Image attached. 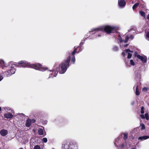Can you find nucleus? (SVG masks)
<instances>
[{"label":"nucleus","mask_w":149,"mask_h":149,"mask_svg":"<svg viewBox=\"0 0 149 149\" xmlns=\"http://www.w3.org/2000/svg\"><path fill=\"white\" fill-rule=\"evenodd\" d=\"M15 66L21 67H29L33 68L34 69L41 71H44L48 69L47 67H44L39 63L31 64L25 61H19L18 63L12 64L10 69L7 71L5 72L3 74L7 77H10L12 74H14L16 71Z\"/></svg>","instance_id":"obj_1"},{"label":"nucleus","mask_w":149,"mask_h":149,"mask_svg":"<svg viewBox=\"0 0 149 149\" xmlns=\"http://www.w3.org/2000/svg\"><path fill=\"white\" fill-rule=\"evenodd\" d=\"M77 50V47H74V49L72 53L70 54L64 61L61 63L59 65V72L61 74H63L66 71L67 69L69 66V63L70 59L71 57V62L72 63L74 64L75 62V58L74 54Z\"/></svg>","instance_id":"obj_2"},{"label":"nucleus","mask_w":149,"mask_h":149,"mask_svg":"<svg viewBox=\"0 0 149 149\" xmlns=\"http://www.w3.org/2000/svg\"><path fill=\"white\" fill-rule=\"evenodd\" d=\"M120 27L117 25L111 26L109 25H106L100 26L96 28L92 29L89 32H93V34H95L99 32L104 31L107 34L113 33V31H116L118 29H119Z\"/></svg>","instance_id":"obj_3"},{"label":"nucleus","mask_w":149,"mask_h":149,"mask_svg":"<svg viewBox=\"0 0 149 149\" xmlns=\"http://www.w3.org/2000/svg\"><path fill=\"white\" fill-rule=\"evenodd\" d=\"M62 149H78L77 144L75 142H64L62 145Z\"/></svg>","instance_id":"obj_4"},{"label":"nucleus","mask_w":149,"mask_h":149,"mask_svg":"<svg viewBox=\"0 0 149 149\" xmlns=\"http://www.w3.org/2000/svg\"><path fill=\"white\" fill-rule=\"evenodd\" d=\"M132 52V51H131L130 49H126L125 50H124L123 51V52L122 53V55L124 57H125L126 55V54H128V56L127 58H130L132 56V54L130 53V52Z\"/></svg>","instance_id":"obj_5"},{"label":"nucleus","mask_w":149,"mask_h":149,"mask_svg":"<svg viewBox=\"0 0 149 149\" xmlns=\"http://www.w3.org/2000/svg\"><path fill=\"white\" fill-rule=\"evenodd\" d=\"M49 73V76L48 77L49 78L50 77L53 78L54 77H56L58 73V71L57 70L54 69L52 70H49L48 71Z\"/></svg>","instance_id":"obj_6"},{"label":"nucleus","mask_w":149,"mask_h":149,"mask_svg":"<svg viewBox=\"0 0 149 149\" xmlns=\"http://www.w3.org/2000/svg\"><path fill=\"white\" fill-rule=\"evenodd\" d=\"M118 40L119 41V42H120V47L121 46V43H126L127 42L129 39V38L127 36H125V39L124 40L122 39V38L119 35H118Z\"/></svg>","instance_id":"obj_7"},{"label":"nucleus","mask_w":149,"mask_h":149,"mask_svg":"<svg viewBox=\"0 0 149 149\" xmlns=\"http://www.w3.org/2000/svg\"><path fill=\"white\" fill-rule=\"evenodd\" d=\"M11 113L8 112L5 113L4 115V117L7 119H10L12 118L14 114V112L13 110H11Z\"/></svg>","instance_id":"obj_8"},{"label":"nucleus","mask_w":149,"mask_h":149,"mask_svg":"<svg viewBox=\"0 0 149 149\" xmlns=\"http://www.w3.org/2000/svg\"><path fill=\"white\" fill-rule=\"evenodd\" d=\"M139 59L141 60L143 63H145L147 61V58L146 56H141L140 55L138 54L136 56Z\"/></svg>","instance_id":"obj_9"},{"label":"nucleus","mask_w":149,"mask_h":149,"mask_svg":"<svg viewBox=\"0 0 149 149\" xmlns=\"http://www.w3.org/2000/svg\"><path fill=\"white\" fill-rule=\"evenodd\" d=\"M118 4L120 7H123L126 4V2L124 0H118Z\"/></svg>","instance_id":"obj_10"},{"label":"nucleus","mask_w":149,"mask_h":149,"mask_svg":"<svg viewBox=\"0 0 149 149\" xmlns=\"http://www.w3.org/2000/svg\"><path fill=\"white\" fill-rule=\"evenodd\" d=\"M8 134V131L7 130L2 129L0 131V134L2 136H5Z\"/></svg>","instance_id":"obj_11"},{"label":"nucleus","mask_w":149,"mask_h":149,"mask_svg":"<svg viewBox=\"0 0 149 149\" xmlns=\"http://www.w3.org/2000/svg\"><path fill=\"white\" fill-rule=\"evenodd\" d=\"M148 139H149V136L145 135L139 137L138 138V139L140 141H143Z\"/></svg>","instance_id":"obj_12"},{"label":"nucleus","mask_w":149,"mask_h":149,"mask_svg":"<svg viewBox=\"0 0 149 149\" xmlns=\"http://www.w3.org/2000/svg\"><path fill=\"white\" fill-rule=\"evenodd\" d=\"M31 119H27L25 123L26 126L28 127H30L31 124Z\"/></svg>","instance_id":"obj_13"},{"label":"nucleus","mask_w":149,"mask_h":149,"mask_svg":"<svg viewBox=\"0 0 149 149\" xmlns=\"http://www.w3.org/2000/svg\"><path fill=\"white\" fill-rule=\"evenodd\" d=\"M134 89H135V93L136 95H140V92L138 89V87L137 85H135L133 88Z\"/></svg>","instance_id":"obj_14"},{"label":"nucleus","mask_w":149,"mask_h":149,"mask_svg":"<svg viewBox=\"0 0 149 149\" xmlns=\"http://www.w3.org/2000/svg\"><path fill=\"white\" fill-rule=\"evenodd\" d=\"M0 66H2V68H3V67H6L7 66V64L5 63L4 61L0 59Z\"/></svg>","instance_id":"obj_15"},{"label":"nucleus","mask_w":149,"mask_h":149,"mask_svg":"<svg viewBox=\"0 0 149 149\" xmlns=\"http://www.w3.org/2000/svg\"><path fill=\"white\" fill-rule=\"evenodd\" d=\"M140 129L141 130H144L146 129V127L142 123H140Z\"/></svg>","instance_id":"obj_16"},{"label":"nucleus","mask_w":149,"mask_h":149,"mask_svg":"<svg viewBox=\"0 0 149 149\" xmlns=\"http://www.w3.org/2000/svg\"><path fill=\"white\" fill-rule=\"evenodd\" d=\"M123 138L124 140H126L127 138L128 133L127 132H125L123 133Z\"/></svg>","instance_id":"obj_17"},{"label":"nucleus","mask_w":149,"mask_h":149,"mask_svg":"<svg viewBox=\"0 0 149 149\" xmlns=\"http://www.w3.org/2000/svg\"><path fill=\"white\" fill-rule=\"evenodd\" d=\"M39 134L40 135H42L43 134V131L42 129L39 128L38 130Z\"/></svg>","instance_id":"obj_18"},{"label":"nucleus","mask_w":149,"mask_h":149,"mask_svg":"<svg viewBox=\"0 0 149 149\" xmlns=\"http://www.w3.org/2000/svg\"><path fill=\"white\" fill-rule=\"evenodd\" d=\"M146 38L149 41V31H146Z\"/></svg>","instance_id":"obj_19"},{"label":"nucleus","mask_w":149,"mask_h":149,"mask_svg":"<svg viewBox=\"0 0 149 149\" xmlns=\"http://www.w3.org/2000/svg\"><path fill=\"white\" fill-rule=\"evenodd\" d=\"M3 109L5 110L6 112H8L10 110L11 111L12 110L9 107H4L3 108Z\"/></svg>","instance_id":"obj_20"},{"label":"nucleus","mask_w":149,"mask_h":149,"mask_svg":"<svg viewBox=\"0 0 149 149\" xmlns=\"http://www.w3.org/2000/svg\"><path fill=\"white\" fill-rule=\"evenodd\" d=\"M140 13L142 17H145V13L143 11H141L140 12Z\"/></svg>","instance_id":"obj_21"},{"label":"nucleus","mask_w":149,"mask_h":149,"mask_svg":"<svg viewBox=\"0 0 149 149\" xmlns=\"http://www.w3.org/2000/svg\"><path fill=\"white\" fill-rule=\"evenodd\" d=\"M139 5V3H136L133 6V7H132V9L133 10H134Z\"/></svg>","instance_id":"obj_22"},{"label":"nucleus","mask_w":149,"mask_h":149,"mask_svg":"<svg viewBox=\"0 0 149 149\" xmlns=\"http://www.w3.org/2000/svg\"><path fill=\"white\" fill-rule=\"evenodd\" d=\"M145 118L146 120H149V116L148 114L147 113H146L144 115Z\"/></svg>","instance_id":"obj_23"},{"label":"nucleus","mask_w":149,"mask_h":149,"mask_svg":"<svg viewBox=\"0 0 149 149\" xmlns=\"http://www.w3.org/2000/svg\"><path fill=\"white\" fill-rule=\"evenodd\" d=\"M102 33H99L97 34H96V35L95 37H100L101 36H102Z\"/></svg>","instance_id":"obj_24"},{"label":"nucleus","mask_w":149,"mask_h":149,"mask_svg":"<svg viewBox=\"0 0 149 149\" xmlns=\"http://www.w3.org/2000/svg\"><path fill=\"white\" fill-rule=\"evenodd\" d=\"M130 63L131 65L134 66V61L132 59L130 60Z\"/></svg>","instance_id":"obj_25"},{"label":"nucleus","mask_w":149,"mask_h":149,"mask_svg":"<svg viewBox=\"0 0 149 149\" xmlns=\"http://www.w3.org/2000/svg\"><path fill=\"white\" fill-rule=\"evenodd\" d=\"M17 115L19 116L20 117H21V118L24 117V115L22 113H18Z\"/></svg>","instance_id":"obj_26"},{"label":"nucleus","mask_w":149,"mask_h":149,"mask_svg":"<svg viewBox=\"0 0 149 149\" xmlns=\"http://www.w3.org/2000/svg\"><path fill=\"white\" fill-rule=\"evenodd\" d=\"M34 149H40V147L39 145H36L34 146Z\"/></svg>","instance_id":"obj_27"},{"label":"nucleus","mask_w":149,"mask_h":149,"mask_svg":"<svg viewBox=\"0 0 149 149\" xmlns=\"http://www.w3.org/2000/svg\"><path fill=\"white\" fill-rule=\"evenodd\" d=\"M144 107H142L141 108V113L142 114H143L144 113Z\"/></svg>","instance_id":"obj_28"},{"label":"nucleus","mask_w":149,"mask_h":149,"mask_svg":"<svg viewBox=\"0 0 149 149\" xmlns=\"http://www.w3.org/2000/svg\"><path fill=\"white\" fill-rule=\"evenodd\" d=\"M42 141L45 143H46L47 141V138H43L42 139Z\"/></svg>","instance_id":"obj_29"},{"label":"nucleus","mask_w":149,"mask_h":149,"mask_svg":"<svg viewBox=\"0 0 149 149\" xmlns=\"http://www.w3.org/2000/svg\"><path fill=\"white\" fill-rule=\"evenodd\" d=\"M113 50L114 51H117L118 50V47L116 46H114L113 48Z\"/></svg>","instance_id":"obj_30"},{"label":"nucleus","mask_w":149,"mask_h":149,"mask_svg":"<svg viewBox=\"0 0 149 149\" xmlns=\"http://www.w3.org/2000/svg\"><path fill=\"white\" fill-rule=\"evenodd\" d=\"M85 41L84 40H81V42L80 44V45H83Z\"/></svg>","instance_id":"obj_31"},{"label":"nucleus","mask_w":149,"mask_h":149,"mask_svg":"<svg viewBox=\"0 0 149 149\" xmlns=\"http://www.w3.org/2000/svg\"><path fill=\"white\" fill-rule=\"evenodd\" d=\"M148 89L146 87H144L142 89V91H147Z\"/></svg>","instance_id":"obj_32"},{"label":"nucleus","mask_w":149,"mask_h":149,"mask_svg":"<svg viewBox=\"0 0 149 149\" xmlns=\"http://www.w3.org/2000/svg\"><path fill=\"white\" fill-rule=\"evenodd\" d=\"M83 48H82V47H80V49L79 51V52H78V53H79V52H81L82 50L83 49Z\"/></svg>","instance_id":"obj_33"},{"label":"nucleus","mask_w":149,"mask_h":149,"mask_svg":"<svg viewBox=\"0 0 149 149\" xmlns=\"http://www.w3.org/2000/svg\"><path fill=\"white\" fill-rule=\"evenodd\" d=\"M140 116L142 119H144L145 118V116L144 115H141Z\"/></svg>","instance_id":"obj_34"},{"label":"nucleus","mask_w":149,"mask_h":149,"mask_svg":"<svg viewBox=\"0 0 149 149\" xmlns=\"http://www.w3.org/2000/svg\"><path fill=\"white\" fill-rule=\"evenodd\" d=\"M3 79V76L0 74V81Z\"/></svg>","instance_id":"obj_35"},{"label":"nucleus","mask_w":149,"mask_h":149,"mask_svg":"<svg viewBox=\"0 0 149 149\" xmlns=\"http://www.w3.org/2000/svg\"><path fill=\"white\" fill-rule=\"evenodd\" d=\"M128 37L129 38V39L131 38V39H133V38L134 36H133L131 35V36H130V37Z\"/></svg>","instance_id":"obj_36"},{"label":"nucleus","mask_w":149,"mask_h":149,"mask_svg":"<svg viewBox=\"0 0 149 149\" xmlns=\"http://www.w3.org/2000/svg\"><path fill=\"white\" fill-rule=\"evenodd\" d=\"M128 45V44H126V45H122V46L124 47H126Z\"/></svg>","instance_id":"obj_37"},{"label":"nucleus","mask_w":149,"mask_h":149,"mask_svg":"<svg viewBox=\"0 0 149 149\" xmlns=\"http://www.w3.org/2000/svg\"><path fill=\"white\" fill-rule=\"evenodd\" d=\"M147 19H148V20H149V14H148V15L147 16Z\"/></svg>","instance_id":"obj_38"},{"label":"nucleus","mask_w":149,"mask_h":149,"mask_svg":"<svg viewBox=\"0 0 149 149\" xmlns=\"http://www.w3.org/2000/svg\"><path fill=\"white\" fill-rule=\"evenodd\" d=\"M32 120L33 123H35L36 121V120L34 119H32Z\"/></svg>","instance_id":"obj_39"},{"label":"nucleus","mask_w":149,"mask_h":149,"mask_svg":"<svg viewBox=\"0 0 149 149\" xmlns=\"http://www.w3.org/2000/svg\"><path fill=\"white\" fill-rule=\"evenodd\" d=\"M19 149H24L23 148H19Z\"/></svg>","instance_id":"obj_40"},{"label":"nucleus","mask_w":149,"mask_h":149,"mask_svg":"<svg viewBox=\"0 0 149 149\" xmlns=\"http://www.w3.org/2000/svg\"><path fill=\"white\" fill-rule=\"evenodd\" d=\"M126 64H127V62H126Z\"/></svg>","instance_id":"obj_41"},{"label":"nucleus","mask_w":149,"mask_h":149,"mask_svg":"<svg viewBox=\"0 0 149 149\" xmlns=\"http://www.w3.org/2000/svg\"><path fill=\"white\" fill-rule=\"evenodd\" d=\"M52 149H54V148H52Z\"/></svg>","instance_id":"obj_42"},{"label":"nucleus","mask_w":149,"mask_h":149,"mask_svg":"<svg viewBox=\"0 0 149 149\" xmlns=\"http://www.w3.org/2000/svg\"><path fill=\"white\" fill-rule=\"evenodd\" d=\"M148 105H149V103H148Z\"/></svg>","instance_id":"obj_43"},{"label":"nucleus","mask_w":149,"mask_h":149,"mask_svg":"<svg viewBox=\"0 0 149 149\" xmlns=\"http://www.w3.org/2000/svg\"><path fill=\"white\" fill-rule=\"evenodd\" d=\"M0 149H1V147H0Z\"/></svg>","instance_id":"obj_44"}]
</instances>
